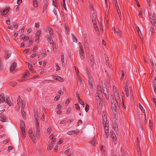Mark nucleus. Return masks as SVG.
Segmentation results:
<instances>
[{
  "label": "nucleus",
  "mask_w": 156,
  "mask_h": 156,
  "mask_svg": "<svg viewBox=\"0 0 156 156\" xmlns=\"http://www.w3.org/2000/svg\"><path fill=\"white\" fill-rule=\"evenodd\" d=\"M96 100L97 104L98 112L99 114H101L102 113V116L103 118V122L104 124V123L107 121V118L106 117H105V112L104 110H103L102 111V106L101 105V101L100 100H98H98Z\"/></svg>",
  "instance_id": "1"
},
{
  "label": "nucleus",
  "mask_w": 156,
  "mask_h": 156,
  "mask_svg": "<svg viewBox=\"0 0 156 156\" xmlns=\"http://www.w3.org/2000/svg\"><path fill=\"white\" fill-rule=\"evenodd\" d=\"M20 106L21 107V113L23 117L24 118V116L25 112H24V108L25 107V105L24 102H23L22 99L18 97L17 101V105H16V108L19 109L20 108Z\"/></svg>",
  "instance_id": "2"
},
{
  "label": "nucleus",
  "mask_w": 156,
  "mask_h": 156,
  "mask_svg": "<svg viewBox=\"0 0 156 156\" xmlns=\"http://www.w3.org/2000/svg\"><path fill=\"white\" fill-rule=\"evenodd\" d=\"M48 29L49 34L47 35V39L49 43L51 44H52L54 43L53 40L52 39L54 37L53 32L52 31V29L51 28L49 27Z\"/></svg>",
  "instance_id": "3"
},
{
  "label": "nucleus",
  "mask_w": 156,
  "mask_h": 156,
  "mask_svg": "<svg viewBox=\"0 0 156 156\" xmlns=\"http://www.w3.org/2000/svg\"><path fill=\"white\" fill-rule=\"evenodd\" d=\"M150 19L151 24L156 29V16L153 12H151L150 15Z\"/></svg>",
  "instance_id": "4"
},
{
  "label": "nucleus",
  "mask_w": 156,
  "mask_h": 156,
  "mask_svg": "<svg viewBox=\"0 0 156 156\" xmlns=\"http://www.w3.org/2000/svg\"><path fill=\"white\" fill-rule=\"evenodd\" d=\"M128 86H129V83L128 82H126L125 83V93L126 94V95L127 97H128L129 96V90L130 91V94H132V90H131L130 88L129 89L128 88ZM130 88H131V87H130Z\"/></svg>",
  "instance_id": "5"
},
{
  "label": "nucleus",
  "mask_w": 156,
  "mask_h": 156,
  "mask_svg": "<svg viewBox=\"0 0 156 156\" xmlns=\"http://www.w3.org/2000/svg\"><path fill=\"white\" fill-rule=\"evenodd\" d=\"M28 134L30 138L33 141L35 140L36 136L33 133V131L31 128H30L28 132Z\"/></svg>",
  "instance_id": "6"
},
{
  "label": "nucleus",
  "mask_w": 156,
  "mask_h": 156,
  "mask_svg": "<svg viewBox=\"0 0 156 156\" xmlns=\"http://www.w3.org/2000/svg\"><path fill=\"white\" fill-rule=\"evenodd\" d=\"M112 103V108L113 112L115 116V118L116 117V106L114 102V100L112 99L111 100Z\"/></svg>",
  "instance_id": "7"
},
{
  "label": "nucleus",
  "mask_w": 156,
  "mask_h": 156,
  "mask_svg": "<svg viewBox=\"0 0 156 156\" xmlns=\"http://www.w3.org/2000/svg\"><path fill=\"white\" fill-rule=\"evenodd\" d=\"M103 90L104 94L106 97V98L108 99V94L107 91V88L105 87V85H103Z\"/></svg>",
  "instance_id": "8"
},
{
  "label": "nucleus",
  "mask_w": 156,
  "mask_h": 156,
  "mask_svg": "<svg viewBox=\"0 0 156 156\" xmlns=\"http://www.w3.org/2000/svg\"><path fill=\"white\" fill-rule=\"evenodd\" d=\"M82 48V46H80V56L81 60H83L84 58V53Z\"/></svg>",
  "instance_id": "9"
},
{
  "label": "nucleus",
  "mask_w": 156,
  "mask_h": 156,
  "mask_svg": "<svg viewBox=\"0 0 156 156\" xmlns=\"http://www.w3.org/2000/svg\"><path fill=\"white\" fill-rule=\"evenodd\" d=\"M151 74L152 75V76H151V77H153L154 78V81H153L152 83H153V87H154V86L156 84V72H154L153 71H152V72L151 73Z\"/></svg>",
  "instance_id": "10"
},
{
  "label": "nucleus",
  "mask_w": 156,
  "mask_h": 156,
  "mask_svg": "<svg viewBox=\"0 0 156 156\" xmlns=\"http://www.w3.org/2000/svg\"><path fill=\"white\" fill-rule=\"evenodd\" d=\"M0 120L2 122H7L8 119L6 116L3 114H0Z\"/></svg>",
  "instance_id": "11"
},
{
  "label": "nucleus",
  "mask_w": 156,
  "mask_h": 156,
  "mask_svg": "<svg viewBox=\"0 0 156 156\" xmlns=\"http://www.w3.org/2000/svg\"><path fill=\"white\" fill-rule=\"evenodd\" d=\"M114 29L115 35L117 36H121V33L119 29H116L115 27L114 28Z\"/></svg>",
  "instance_id": "12"
},
{
  "label": "nucleus",
  "mask_w": 156,
  "mask_h": 156,
  "mask_svg": "<svg viewBox=\"0 0 156 156\" xmlns=\"http://www.w3.org/2000/svg\"><path fill=\"white\" fill-rule=\"evenodd\" d=\"M102 93L101 90H98L97 93L96 94V100L100 99V97L101 96V94Z\"/></svg>",
  "instance_id": "13"
},
{
  "label": "nucleus",
  "mask_w": 156,
  "mask_h": 156,
  "mask_svg": "<svg viewBox=\"0 0 156 156\" xmlns=\"http://www.w3.org/2000/svg\"><path fill=\"white\" fill-rule=\"evenodd\" d=\"M92 21L93 24H96V14L95 12H94L92 15Z\"/></svg>",
  "instance_id": "14"
},
{
  "label": "nucleus",
  "mask_w": 156,
  "mask_h": 156,
  "mask_svg": "<svg viewBox=\"0 0 156 156\" xmlns=\"http://www.w3.org/2000/svg\"><path fill=\"white\" fill-rule=\"evenodd\" d=\"M53 79L62 82L63 81V79L61 77L59 76H53Z\"/></svg>",
  "instance_id": "15"
},
{
  "label": "nucleus",
  "mask_w": 156,
  "mask_h": 156,
  "mask_svg": "<svg viewBox=\"0 0 156 156\" xmlns=\"http://www.w3.org/2000/svg\"><path fill=\"white\" fill-rule=\"evenodd\" d=\"M16 64L15 62H14L11 65L10 67V70L11 72H12L16 68Z\"/></svg>",
  "instance_id": "16"
},
{
  "label": "nucleus",
  "mask_w": 156,
  "mask_h": 156,
  "mask_svg": "<svg viewBox=\"0 0 156 156\" xmlns=\"http://www.w3.org/2000/svg\"><path fill=\"white\" fill-rule=\"evenodd\" d=\"M40 129H36V137L38 139L40 137Z\"/></svg>",
  "instance_id": "17"
},
{
  "label": "nucleus",
  "mask_w": 156,
  "mask_h": 156,
  "mask_svg": "<svg viewBox=\"0 0 156 156\" xmlns=\"http://www.w3.org/2000/svg\"><path fill=\"white\" fill-rule=\"evenodd\" d=\"M5 98L6 99V102L9 105V106H11L12 105V103L10 101V98H9V97L8 96H6Z\"/></svg>",
  "instance_id": "18"
},
{
  "label": "nucleus",
  "mask_w": 156,
  "mask_h": 156,
  "mask_svg": "<svg viewBox=\"0 0 156 156\" xmlns=\"http://www.w3.org/2000/svg\"><path fill=\"white\" fill-rule=\"evenodd\" d=\"M5 101V98L3 94L0 95V103H3Z\"/></svg>",
  "instance_id": "19"
},
{
  "label": "nucleus",
  "mask_w": 156,
  "mask_h": 156,
  "mask_svg": "<svg viewBox=\"0 0 156 156\" xmlns=\"http://www.w3.org/2000/svg\"><path fill=\"white\" fill-rule=\"evenodd\" d=\"M118 15L119 16L120 20H121V14L120 13V11L119 9V6L116 7Z\"/></svg>",
  "instance_id": "20"
},
{
  "label": "nucleus",
  "mask_w": 156,
  "mask_h": 156,
  "mask_svg": "<svg viewBox=\"0 0 156 156\" xmlns=\"http://www.w3.org/2000/svg\"><path fill=\"white\" fill-rule=\"evenodd\" d=\"M78 132L76 131H71L68 132L67 134L69 135H72L73 134H75L77 133Z\"/></svg>",
  "instance_id": "21"
},
{
  "label": "nucleus",
  "mask_w": 156,
  "mask_h": 156,
  "mask_svg": "<svg viewBox=\"0 0 156 156\" xmlns=\"http://www.w3.org/2000/svg\"><path fill=\"white\" fill-rule=\"evenodd\" d=\"M117 103V105L119 108L120 107V98H115Z\"/></svg>",
  "instance_id": "22"
},
{
  "label": "nucleus",
  "mask_w": 156,
  "mask_h": 156,
  "mask_svg": "<svg viewBox=\"0 0 156 156\" xmlns=\"http://www.w3.org/2000/svg\"><path fill=\"white\" fill-rule=\"evenodd\" d=\"M25 124L22 121L20 122V127L21 130H23V129H25Z\"/></svg>",
  "instance_id": "23"
},
{
  "label": "nucleus",
  "mask_w": 156,
  "mask_h": 156,
  "mask_svg": "<svg viewBox=\"0 0 156 156\" xmlns=\"http://www.w3.org/2000/svg\"><path fill=\"white\" fill-rule=\"evenodd\" d=\"M92 81L91 79H90L89 80H88V83L89 84V85L90 86V88L91 89H93V85H92Z\"/></svg>",
  "instance_id": "24"
},
{
  "label": "nucleus",
  "mask_w": 156,
  "mask_h": 156,
  "mask_svg": "<svg viewBox=\"0 0 156 156\" xmlns=\"http://www.w3.org/2000/svg\"><path fill=\"white\" fill-rule=\"evenodd\" d=\"M33 5L35 8H37L38 7V2L37 0H34L33 1Z\"/></svg>",
  "instance_id": "25"
},
{
  "label": "nucleus",
  "mask_w": 156,
  "mask_h": 156,
  "mask_svg": "<svg viewBox=\"0 0 156 156\" xmlns=\"http://www.w3.org/2000/svg\"><path fill=\"white\" fill-rule=\"evenodd\" d=\"M28 67H29V69L30 71H32V72H34V71L33 69V66L32 65H31V64H29Z\"/></svg>",
  "instance_id": "26"
},
{
  "label": "nucleus",
  "mask_w": 156,
  "mask_h": 156,
  "mask_svg": "<svg viewBox=\"0 0 156 156\" xmlns=\"http://www.w3.org/2000/svg\"><path fill=\"white\" fill-rule=\"evenodd\" d=\"M139 105L140 106V109L141 110V111L143 113H145V110L144 109L143 107L142 106V105H141V104L140 103H139Z\"/></svg>",
  "instance_id": "27"
},
{
  "label": "nucleus",
  "mask_w": 156,
  "mask_h": 156,
  "mask_svg": "<svg viewBox=\"0 0 156 156\" xmlns=\"http://www.w3.org/2000/svg\"><path fill=\"white\" fill-rule=\"evenodd\" d=\"M10 55V54L8 52H7L5 55V58L6 59H8Z\"/></svg>",
  "instance_id": "28"
},
{
  "label": "nucleus",
  "mask_w": 156,
  "mask_h": 156,
  "mask_svg": "<svg viewBox=\"0 0 156 156\" xmlns=\"http://www.w3.org/2000/svg\"><path fill=\"white\" fill-rule=\"evenodd\" d=\"M91 145H94L96 143V141L94 139H93L92 140L90 141L89 143Z\"/></svg>",
  "instance_id": "29"
},
{
  "label": "nucleus",
  "mask_w": 156,
  "mask_h": 156,
  "mask_svg": "<svg viewBox=\"0 0 156 156\" xmlns=\"http://www.w3.org/2000/svg\"><path fill=\"white\" fill-rule=\"evenodd\" d=\"M9 11L8 9V8H5L4 9L2 13L3 15L6 14Z\"/></svg>",
  "instance_id": "30"
},
{
  "label": "nucleus",
  "mask_w": 156,
  "mask_h": 156,
  "mask_svg": "<svg viewBox=\"0 0 156 156\" xmlns=\"http://www.w3.org/2000/svg\"><path fill=\"white\" fill-rule=\"evenodd\" d=\"M137 32H138V34L140 38V39H142V33H141V31H140V30H137Z\"/></svg>",
  "instance_id": "31"
},
{
  "label": "nucleus",
  "mask_w": 156,
  "mask_h": 156,
  "mask_svg": "<svg viewBox=\"0 0 156 156\" xmlns=\"http://www.w3.org/2000/svg\"><path fill=\"white\" fill-rule=\"evenodd\" d=\"M35 125H36V129H40L39 128V123L37 121V120L36 121Z\"/></svg>",
  "instance_id": "32"
},
{
  "label": "nucleus",
  "mask_w": 156,
  "mask_h": 156,
  "mask_svg": "<svg viewBox=\"0 0 156 156\" xmlns=\"http://www.w3.org/2000/svg\"><path fill=\"white\" fill-rule=\"evenodd\" d=\"M41 34V31H37L36 34V37L37 38V37H39L40 36Z\"/></svg>",
  "instance_id": "33"
},
{
  "label": "nucleus",
  "mask_w": 156,
  "mask_h": 156,
  "mask_svg": "<svg viewBox=\"0 0 156 156\" xmlns=\"http://www.w3.org/2000/svg\"><path fill=\"white\" fill-rule=\"evenodd\" d=\"M22 135H23V137H25L26 136V132L25 131V130L24 129H23V130H21Z\"/></svg>",
  "instance_id": "34"
},
{
  "label": "nucleus",
  "mask_w": 156,
  "mask_h": 156,
  "mask_svg": "<svg viewBox=\"0 0 156 156\" xmlns=\"http://www.w3.org/2000/svg\"><path fill=\"white\" fill-rule=\"evenodd\" d=\"M111 136L113 139H116V135L113 132L112 133Z\"/></svg>",
  "instance_id": "35"
},
{
  "label": "nucleus",
  "mask_w": 156,
  "mask_h": 156,
  "mask_svg": "<svg viewBox=\"0 0 156 156\" xmlns=\"http://www.w3.org/2000/svg\"><path fill=\"white\" fill-rule=\"evenodd\" d=\"M47 4H44L43 5V12H44L46 10V8L47 6Z\"/></svg>",
  "instance_id": "36"
},
{
  "label": "nucleus",
  "mask_w": 156,
  "mask_h": 156,
  "mask_svg": "<svg viewBox=\"0 0 156 156\" xmlns=\"http://www.w3.org/2000/svg\"><path fill=\"white\" fill-rule=\"evenodd\" d=\"M114 95L115 97V98H119V94L117 91H115L114 93Z\"/></svg>",
  "instance_id": "37"
},
{
  "label": "nucleus",
  "mask_w": 156,
  "mask_h": 156,
  "mask_svg": "<svg viewBox=\"0 0 156 156\" xmlns=\"http://www.w3.org/2000/svg\"><path fill=\"white\" fill-rule=\"evenodd\" d=\"M53 146V145L52 144H49L47 147V149L48 150H51L52 149V147Z\"/></svg>",
  "instance_id": "38"
},
{
  "label": "nucleus",
  "mask_w": 156,
  "mask_h": 156,
  "mask_svg": "<svg viewBox=\"0 0 156 156\" xmlns=\"http://www.w3.org/2000/svg\"><path fill=\"white\" fill-rule=\"evenodd\" d=\"M77 77L78 81L80 82V84H81L82 82L81 78L79 75H78V76Z\"/></svg>",
  "instance_id": "39"
},
{
  "label": "nucleus",
  "mask_w": 156,
  "mask_h": 156,
  "mask_svg": "<svg viewBox=\"0 0 156 156\" xmlns=\"http://www.w3.org/2000/svg\"><path fill=\"white\" fill-rule=\"evenodd\" d=\"M72 40L74 42H77V40L76 38L74 36H73L72 37Z\"/></svg>",
  "instance_id": "40"
},
{
  "label": "nucleus",
  "mask_w": 156,
  "mask_h": 156,
  "mask_svg": "<svg viewBox=\"0 0 156 156\" xmlns=\"http://www.w3.org/2000/svg\"><path fill=\"white\" fill-rule=\"evenodd\" d=\"M89 58H90V62H92L93 61V57L92 55H90L89 56Z\"/></svg>",
  "instance_id": "41"
},
{
  "label": "nucleus",
  "mask_w": 156,
  "mask_h": 156,
  "mask_svg": "<svg viewBox=\"0 0 156 156\" xmlns=\"http://www.w3.org/2000/svg\"><path fill=\"white\" fill-rule=\"evenodd\" d=\"M90 64L92 66L93 68L94 69L95 68L96 65L94 63V62L93 61L92 62H90Z\"/></svg>",
  "instance_id": "42"
},
{
  "label": "nucleus",
  "mask_w": 156,
  "mask_h": 156,
  "mask_svg": "<svg viewBox=\"0 0 156 156\" xmlns=\"http://www.w3.org/2000/svg\"><path fill=\"white\" fill-rule=\"evenodd\" d=\"M139 15L140 17H141V18L143 16V15H142V12L141 10H140L139 11Z\"/></svg>",
  "instance_id": "43"
},
{
  "label": "nucleus",
  "mask_w": 156,
  "mask_h": 156,
  "mask_svg": "<svg viewBox=\"0 0 156 156\" xmlns=\"http://www.w3.org/2000/svg\"><path fill=\"white\" fill-rule=\"evenodd\" d=\"M61 61L62 62H64V55L63 54H62L61 56Z\"/></svg>",
  "instance_id": "44"
},
{
  "label": "nucleus",
  "mask_w": 156,
  "mask_h": 156,
  "mask_svg": "<svg viewBox=\"0 0 156 156\" xmlns=\"http://www.w3.org/2000/svg\"><path fill=\"white\" fill-rule=\"evenodd\" d=\"M149 125L151 128V129H152V122L151 120H149Z\"/></svg>",
  "instance_id": "45"
},
{
  "label": "nucleus",
  "mask_w": 156,
  "mask_h": 156,
  "mask_svg": "<svg viewBox=\"0 0 156 156\" xmlns=\"http://www.w3.org/2000/svg\"><path fill=\"white\" fill-rule=\"evenodd\" d=\"M89 106H88V105H87L85 106V110L86 112H87L88 111L89 109Z\"/></svg>",
  "instance_id": "46"
},
{
  "label": "nucleus",
  "mask_w": 156,
  "mask_h": 156,
  "mask_svg": "<svg viewBox=\"0 0 156 156\" xmlns=\"http://www.w3.org/2000/svg\"><path fill=\"white\" fill-rule=\"evenodd\" d=\"M57 48L55 46H53V51L54 53H55L56 51Z\"/></svg>",
  "instance_id": "47"
},
{
  "label": "nucleus",
  "mask_w": 156,
  "mask_h": 156,
  "mask_svg": "<svg viewBox=\"0 0 156 156\" xmlns=\"http://www.w3.org/2000/svg\"><path fill=\"white\" fill-rule=\"evenodd\" d=\"M75 105L76 107H75V108H76V109H77V110H80V108L79 106L78 105V104H75Z\"/></svg>",
  "instance_id": "48"
},
{
  "label": "nucleus",
  "mask_w": 156,
  "mask_h": 156,
  "mask_svg": "<svg viewBox=\"0 0 156 156\" xmlns=\"http://www.w3.org/2000/svg\"><path fill=\"white\" fill-rule=\"evenodd\" d=\"M27 75V73H25L24 75H23V76L22 77V80H23L24 79H25L26 78V76Z\"/></svg>",
  "instance_id": "49"
},
{
  "label": "nucleus",
  "mask_w": 156,
  "mask_h": 156,
  "mask_svg": "<svg viewBox=\"0 0 156 156\" xmlns=\"http://www.w3.org/2000/svg\"><path fill=\"white\" fill-rule=\"evenodd\" d=\"M93 25H94V28L95 30L96 31H97L98 30V27H97V25H96V24L95 25H94V24H93Z\"/></svg>",
  "instance_id": "50"
},
{
  "label": "nucleus",
  "mask_w": 156,
  "mask_h": 156,
  "mask_svg": "<svg viewBox=\"0 0 156 156\" xmlns=\"http://www.w3.org/2000/svg\"><path fill=\"white\" fill-rule=\"evenodd\" d=\"M150 63L151 65L152 68L154 69V63L153 61L152 60H151Z\"/></svg>",
  "instance_id": "51"
},
{
  "label": "nucleus",
  "mask_w": 156,
  "mask_h": 156,
  "mask_svg": "<svg viewBox=\"0 0 156 156\" xmlns=\"http://www.w3.org/2000/svg\"><path fill=\"white\" fill-rule=\"evenodd\" d=\"M79 102L80 104L83 106V107H84V103L82 100L80 101Z\"/></svg>",
  "instance_id": "52"
},
{
  "label": "nucleus",
  "mask_w": 156,
  "mask_h": 156,
  "mask_svg": "<svg viewBox=\"0 0 156 156\" xmlns=\"http://www.w3.org/2000/svg\"><path fill=\"white\" fill-rule=\"evenodd\" d=\"M40 24L39 23H35V27H36L38 28L39 27Z\"/></svg>",
  "instance_id": "53"
},
{
  "label": "nucleus",
  "mask_w": 156,
  "mask_h": 156,
  "mask_svg": "<svg viewBox=\"0 0 156 156\" xmlns=\"http://www.w3.org/2000/svg\"><path fill=\"white\" fill-rule=\"evenodd\" d=\"M20 38H21L22 40H24L25 39V36H24V35H22L20 37Z\"/></svg>",
  "instance_id": "54"
},
{
  "label": "nucleus",
  "mask_w": 156,
  "mask_h": 156,
  "mask_svg": "<svg viewBox=\"0 0 156 156\" xmlns=\"http://www.w3.org/2000/svg\"><path fill=\"white\" fill-rule=\"evenodd\" d=\"M12 149V147L11 146H9L8 147V149L7 150V152H9V150H11Z\"/></svg>",
  "instance_id": "55"
},
{
  "label": "nucleus",
  "mask_w": 156,
  "mask_h": 156,
  "mask_svg": "<svg viewBox=\"0 0 156 156\" xmlns=\"http://www.w3.org/2000/svg\"><path fill=\"white\" fill-rule=\"evenodd\" d=\"M47 132L49 133L51 132V129L50 128H48L47 130Z\"/></svg>",
  "instance_id": "56"
},
{
  "label": "nucleus",
  "mask_w": 156,
  "mask_h": 156,
  "mask_svg": "<svg viewBox=\"0 0 156 156\" xmlns=\"http://www.w3.org/2000/svg\"><path fill=\"white\" fill-rule=\"evenodd\" d=\"M82 122L81 120H79L78 122V125L79 126V125H80L82 124Z\"/></svg>",
  "instance_id": "57"
},
{
  "label": "nucleus",
  "mask_w": 156,
  "mask_h": 156,
  "mask_svg": "<svg viewBox=\"0 0 156 156\" xmlns=\"http://www.w3.org/2000/svg\"><path fill=\"white\" fill-rule=\"evenodd\" d=\"M34 118L36 119V121L37 120H38V115H37V113L35 114L34 115Z\"/></svg>",
  "instance_id": "58"
},
{
  "label": "nucleus",
  "mask_w": 156,
  "mask_h": 156,
  "mask_svg": "<svg viewBox=\"0 0 156 156\" xmlns=\"http://www.w3.org/2000/svg\"><path fill=\"white\" fill-rule=\"evenodd\" d=\"M71 108H69L67 109V110L66 111V113L67 114H68L70 111Z\"/></svg>",
  "instance_id": "59"
},
{
  "label": "nucleus",
  "mask_w": 156,
  "mask_h": 156,
  "mask_svg": "<svg viewBox=\"0 0 156 156\" xmlns=\"http://www.w3.org/2000/svg\"><path fill=\"white\" fill-rule=\"evenodd\" d=\"M121 74H122V76H121V79H122L124 77V75H125V74H124V73L123 72V71H122V73Z\"/></svg>",
  "instance_id": "60"
},
{
  "label": "nucleus",
  "mask_w": 156,
  "mask_h": 156,
  "mask_svg": "<svg viewBox=\"0 0 156 156\" xmlns=\"http://www.w3.org/2000/svg\"><path fill=\"white\" fill-rule=\"evenodd\" d=\"M22 2V0H18L17 1V4L20 5Z\"/></svg>",
  "instance_id": "61"
},
{
  "label": "nucleus",
  "mask_w": 156,
  "mask_h": 156,
  "mask_svg": "<svg viewBox=\"0 0 156 156\" xmlns=\"http://www.w3.org/2000/svg\"><path fill=\"white\" fill-rule=\"evenodd\" d=\"M135 2L137 4V5L139 7H140V5L139 4V2L137 0H135Z\"/></svg>",
  "instance_id": "62"
},
{
  "label": "nucleus",
  "mask_w": 156,
  "mask_h": 156,
  "mask_svg": "<svg viewBox=\"0 0 156 156\" xmlns=\"http://www.w3.org/2000/svg\"><path fill=\"white\" fill-rule=\"evenodd\" d=\"M105 130L108 131V127L107 126L106 124L105 126Z\"/></svg>",
  "instance_id": "63"
},
{
  "label": "nucleus",
  "mask_w": 156,
  "mask_h": 156,
  "mask_svg": "<svg viewBox=\"0 0 156 156\" xmlns=\"http://www.w3.org/2000/svg\"><path fill=\"white\" fill-rule=\"evenodd\" d=\"M58 93L60 95H62L63 93V92L62 91L60 90L58 91Z\"/></svg>",
  "instance_id": "64"
}]
</instances>
